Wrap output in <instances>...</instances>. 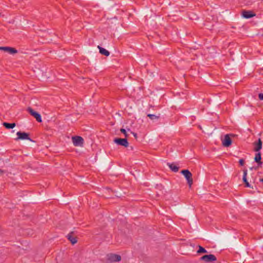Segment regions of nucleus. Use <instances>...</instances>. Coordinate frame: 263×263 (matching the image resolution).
Instances as JSON below:
<instances>
[{
    "label": "nucleus",
    "instance_id": "nucleus-1",
    "mask_svg": "<svg viewBox=\"0 0 263 263\" xmlns=\"http://www.w3.org/2000/svg\"><path fill=\"white\" fill-rule=\"evenodd\" d=\"M181 173L184 176L188 185L191 187L193 183L192 173L188 170H183L181 171Z\"/></svg>",
    "mask_w": 263,
    "mask_h": 263
},
{
    "label": "nucleus",
    "instance_id": "nucleus-2",
    "mask_svg": "<svg viewBox=\"0 0 263 263\" xmlns=\"http://www.w3.org/2000/svg\"><path fill=\"white\" fill-rule=\"evenodd\" d=\"M121 259V256L118 254L110 253L107 255V260L109 262H118Z\"/></svg>",
    "mask_w": 263,
    "mask_h": 263
},
{
    "label": "nucleus",
    "instance_id": "nucleus-3",
    "mask_svg": "<svg viewBox=\"0 0 263 263\" xmlns=\"http://www.w3.org/2000/svg\"><path fill=\"white\" fill-rule=\"evenodd\" d=\"M114 142L117 144L127 147L128 146L129 143L126 138H116L114 140Z\"/></svg>",
    "mask_w": 263,
    "mask_h": 263
},
{
    "label": "nucleus",
    "instance_id": "nucleus-4",
    "mask_svg": "<svg viewBox=\"0 0 263 263\" xmlns=\"http://www.w3.org/2000/svg\"><path fill=\"white\" fill-rule=\"evenodd\" d=\"M27 110L29 112V114L32 116L33 117H34L36 119V120L38 122H42V120L41 118V115L37 112L36 111H34L33 109H32L31 107H28Z\"/></svg>",
    "mask_w": 263,
    "mask_h": 263
},
{
    "label": "nucleus",
    "instance_id": "nucleus-5",
    "mask_svg": "<svg viewBox=\"0 0 263 263\" xmlns=\"http://www.w3.org/2000/svg\"><path fill=\"white\" fill-rule=\"evenodd\" d=\"M16 135L17 137L15 139L16 141L18 140H28L30 141H33L29 138V134L25 132H18Z\"/></svg>",
    "mask_w": 263,
    "mask_h": 263
},
{
    "label": "nucleus",
    "instance_id": "nucleus-6",
    "mask_svg": "<svg viewBox=\"0 0 263 263\" xmlns=\"http://www.w3.org/2000/svg\"><path fill=\"white\" fill-rule=\"evenodd\" d=\"M72 142L75 146H82L84 143V139L80 136H74L72 138Z\"/></svg>",
    "mask_w": 263,
    "mask_h": 263
},
{
    "label": "nucleus",
    "instance_id": "nucleus-7",
    "mask_svg": "<svg viewBox=\"0 0 263 263\" xmlns=\"http://www.w3.org/2000/svg\"><path fill=\"white\" fill-rule=\"evenodd\" d=\"M230 136H233L232 134H227L224 136L223 139L222 140L223 146L224 147H229L232 144V140Z\"/></svg>",
    "mask_w": 263,
    "mask_h": 263
},
{
    "label": "nucleus",
    "instance_id": "nucleus-8",
    "mask_svg": "<svg viewBox=\"0 0 263 263\" xmlns=\"http://www.w3.org/2000/svg\"><path fill=\"white\" fill-rule=\"evenodd\" d=\"M200 260L206 262H210L216 261L217 258L214 255L209 254L202 256L201 257H200Z\"/></svg>",
    "mask_w": 263,
    "mask_h": 263
},
{
    "label": "nucleus",
    "instance_id": "nucleus-9",
    "mask_svg": "<svg viewBox=\"0 0 263 263\" xmlns=\"http://www.w3.org/2000/svg\"><path fill=\"white\" fill-rule=\"evenodd\" d=\"M241 15L243 17L245 18H250L256 15V14L252 11L250 10H243L241 12Z\"/></svg>",
    "mask_w": 263,
    "mask_h": 263
},
{
    "label": "nucleus",
    "instance_id": "nucleus-10",
    "mask_svg": "<svg viewBox=\"0 0 263 263\" xmlns=\"http://www.w3.org/2000/svg\"><path fill=\"white\" fill-rule=\"evenodd\" d=\"M0 50H3L5 52H8L10 54H13L17 53V50L14 48L10 47H2L0 46Z\"/></svg>",
    "mask_w": 263,
    "mask_h": 263
},
{
    "label": "nucleus",
    "instance_id": "nucleus-11",
    "mask_svg": "<svg viewBox=\"0 0 263 263\" xmlns=\"http://www.w3.org/2000/svg\"><path fill=\"white\" fill-rule=\"evenodd\" d=\"M254 145L255 146L254 151L256 152H259V151L261 149L262 145L261 139L259 138L257 142L254 143Z\"/></svg>",
    "mask_w": 263,
    "mask_h": 263
},
{
    "label": "nucleus",
    "instance_id": "nucleus-12",
    "mask_svg": "<svg viewBox=\"0 0 263 263\" xmlns=\"http://www.w3.org/2000/svg\"><path fill=\"white\" fill-rule=\"evenodd\" d=\"M67 239L71 242L72 245L77 243V238L74 236V232H71L67 235Z\"/></svg>",
    "mask_w": 263,
    "mask_h": 263
},
{
    "label": "nucleus",
    "instance_id": "nucleus-13",
    "mask_svg": "<svg viewBox=\"0 0 263 263\" xmlns=\"http://www.w3.org/2000/svg\"><path fill=\"white\" fill-rule=\"evenodd\" d=\"M261 156L260 152H258L255 154L254 158V161L258 164V166H260L262 164V162L261 161Z\"/></svg>",
    "mask_w": 263,
    "mask_h": 263
},
{
    "label": "nucleus",
    "instance_id": "nucleus-14",
    "mask_svg": "<svg viewBox=\"0 0 263 263\" xmlns=\"http://www.w3.org/2000/svg\"><path fill=\"white\" fill-rule=\"evenodd\" d=\"M247 170L246 169H245V170H243V178H242L243 182L245 183L246 187H251L250 184L247 179Z\"/></svg>",
    "mask_w": 263,
    "mask_h": 263
},
{
    "label": "nucleus",
    "instance_id": "nucleus-15",
    "mask_svg": "<svg viewBox=\"0 0 263 263\" xmlns=\"http://www.w3.org/2000/svg\"><path fill=\"white\" fill-rule=\"evenodd\" d=\"M169 168L174 172H177L179 171V166L175 163H167Z\"/></svg>",
    "mask_w": 263,
    "mask_h": 263
},
{
    "label": "nucleus",
    "instance_id": "nucleus-16",
    "mask_svg": "<svg viewBox=\"0 0 263 263\" xmlns=\"http://www.w3.org/2000/svg\"><path fill=\"white\" fill-rule=\"evenodd\" d=\"M98 48H99V52H100L101 54H102V55H105V56H106V57H108V56H109V54H110V52H109L108 50H106L105 49H104V48H103V47H101V46H98Z\"/></svg>",
    "mask_w": 263,
    "mask_h": 263
},
{
    "label": "nucleus",
    "instance_id": "nucleus-17",
    "mask_svg": "<svg viewBox=\"0 0 263 263\" xmlns=\"http://www.w3.org/2000/svg\"><path fill=\"white\" fill-rule=\"evenodd\" d=\"M3 125L7 129H12L16 126L15 123L3 122Z\"/></svg>",
    "mask_w": 263,
    "mask_h": 263
},
{
    "label": "nucleus",
    "instance_id": "nucleus-18",
    "mask_svg": "<svg viewBox=\"0 0 263 263\" xmlns=\"http://www.w3.org/2000/svg\"><path fill=\"white\" fill-rule=\"evenodd\" d=\"M197 252L198 254L206 253H207V251L202 247L199 246V249Z\"/></svg>",
    "mask_w": 263,
    "mask_h": 263
},
{
    "label": "nucleus",
    "instance_id": "nucleus-19",
    "mask_svg": "<svg viewBox=\"0 0 263 263\" xmlns=\"http://www.w3.org/2000/svg\"><path fill=\"white\" fill-rule=\"evenodd\" d=\"M147 116L149 118V119H151L152 120H157L159 118V116H156L153 114H148Z\"/></svg>",
    "mask_w": 263,
    "mask_h": 263
},
{
    "label": "nucleus",
    "instance_id": "nucleus-20",
    "mask_svg": "<svg viewBox=\"0 0 263 263\" xmlns=\"http://www.w3.org/2000/svg\"><path fill=\"white\" fill-rule=\"evenodd\" d=\"M120 132L124 135V136H125V137L126 138H127V137H128V134H127V133H126V129H125L121 128V129H120Z\"/></svg>",
    "mask_w": 263,
    "mask_h": 263
},
{
    "label": "nucleus",
    "instance_id": "nucleus-21",
    "mask_svg": "<svg viewBox=\"0 0 263 263\" xmlns=\"http://www.w3.org/2000/svg\"><path fill=\"white\" fill-rule=\"evenodd\" d=\"M239 163L241 166H243L245 164V161L243 159H240L239 160Z\"/></svg>",
    "mask_w": 263,
    "mask_h": 263
},
{
    "label": "nucleus",
    "instance_id": "nucleus-22",
    "mask_svg": "<svg viewBox=\"0 0 263 263\" xmlns=\"http://www.w3.org/2000/svg\"><path fill=\"white\" fill-rule=\"evenodd\" d=\"M258 97L260 100H263V93H259L258 95Z\"/></svg>",
    "mask_w": 263,
    "mask_h": 263
},
{
    "label": "nucleus",
    "instance_id": "nucleus-23",
    "mask_svg": "<svg viewBox=\"0 0 263 263\" xmlns=\"http://www.w3.org/2000/svg\"><path fill=\"white\" fill-rule=\"evenodd\" d=\"M131 134L133 135V136H134V137L137 139V134L135 133H134L133 132H130Z\"/></svg>",
    "mask_w": 263,
    "mask_h": 263
},
{
    "label": "nucleus",
    "instance_id": "nucleus-24",
    "mask_svg": "<svg viewBox=\"0 0 263 263\" xmlns=\"http://www.w3.org/2000/svg\"><path fill=\"white\" fill-rule=\"evenodd\" d=\"M5 171L4 170H2L1 169H0V174H3L4 173Z\"/></svg>",
    "mask_w": 263,
    "mask_h": 263
},
{
    "label": "nucleus",
    "instance_id": "nucleus-25",
    "mask_svg": "<svg viewBox=\"0 0 263 263\" xmlns=\"http://www.w3.org/2000/svg\"><path fill=\"white\" fill-rule=\"evenodd\" d=\"M259 181H260V182H262V183H263V178H260V179H259Z\"/></svg>",
    "mask_w": 263,
    "mask_h": 263
},
{
    "label": "nucleus",
    "instance_id": "nucleus-26",
    "mask_svg": "<svg viewBox=\"0 0 263 263\" xmlns=\"http://www.w3.org/2000/svg\"><path fill=\"white\" fill-rule=\"evenodd\" d=\"M253 168H254L253 167H252L250 168V170H252L253 169Z\"/></svg>",
    "mask_w": 263,
    "mask_h": 263
},
{
    "label": "nucleus",
    "instance_id": "nucleus-27",
    "mask_svg": "<svg viewBox=\"0 0 263 263\" xmlns=\"http://www.w3.org/2000/svg\"><path fill=\"white\" fill-rule=\"evenodd\" d=\"M127 131H130V132H131L129 128H128V129H127Z\"/></svg>",
    "mask_w": 263,
    "mask_h": 263
}]
</instances>
